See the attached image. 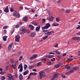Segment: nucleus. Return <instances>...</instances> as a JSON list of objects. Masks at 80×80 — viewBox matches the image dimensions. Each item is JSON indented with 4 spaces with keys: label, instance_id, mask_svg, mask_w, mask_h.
I'll list each match as a JSON object with an SVG mask.
<instances>
[{
    "label": "nucleus",
    "instance_id": "18",
    "mask_svg": "<svg viewBox=\"0 0 80 80\" xmlns=\"http://www.w3.org/2000/svg\"><path fill=\"white\" fill-rule=\"evenodd\" d=\"M7 77H8L9 78H8V80H11V78H12V75H11V74H8L7 75Z\"/></svg>",
    "mask_w": 80,
    "mask_h": 80
},
{
    "label": "nucleus",
    "instance_id": "9",
    "mask_svg": "<svg viewBox=\"0 0 80 80\" xmlns=\"http://www.w3.org/2000/svg\"><path fill=\"white\" fill-rule=\"evenodd\" d=\"M45 73L43 71H41L39 72V74L40 75H42L43 77H45Z\"/></svg>",
    "mask_w": 80,
    "mask_h": 80
},
{
    "label": "nucleus",
    "instance_id": "44",
    "mask_svg": "<svg viewBox=\"0 0 80 80\" xmlns=\"http://www.w3.org/2000/svg\"><path fill=\"white\" fill-rule=\"evenodd\" d=\"M73 70H72L71 71H70L69 72V74H70L71 73H73Z\"/></svg>",
    "mask_w": 80,
    "mask_h": 80
},
{
    "label": "nucleus",
    "instance_id": "20",
    "mask_svg": "<svg viewBox=\"0 0 80 80\" xmlns=\"http://www.w3.org/2000/svg\"><path fill=\"white\" fill-rule=\"evenodd\" d=\"M19 79L20 80H23V76L22 74H20L19 77Z\"/></svg>",
    "mask_w": 80,
    "mask_h": 80
},
{
    "label": "nucleus",
    "instance_id": "17",
    "mask_svg": "<svg viewBox=\"0 0 80 80\" xmlns=\"http://www.w3.org/2000/svg\"><path fill=\"white\" fill-rule=\"evenodd\" d=\"M10 67H11V66L10 65H8L6 66L5 68V71H7Z\"/></svg>",
    "mask_w": 80,
    "mask_h": 80
},
{
    "label": "nucleus",
    "instance_id": "64",
    "mask_svg": "<svg viewBox=\"0 0 80 80\" xmlns=\"http://www.w3.org/2000/svg\"><path fill=\"white\" fill-rule=\"evenodd\" d=\"M32 71H33V72H37V70H36V69H32Z\"/></svg>",
    "mask_w": 80,
    "mask_h": 80
},
{
    "label": "nucleus",
    "instance_id": "4",
    "mask_svg": "<svg viewBox=\"0 0 80 80\" xmlns=\"http://www.w3.org/2000/svg\"><path fill=\"white\" fill-rule=\"evenodd\" d=\"M20 39V36L19 35H16L15 36V41L17 42H19Z\"/></svg>",
    "mask_w": 80,
    "mask_h": 80
},
{
    "label": "nucleus",
    "instance_id": "30",
    "mask_svg": "<svg viewBox=\"0 0 80 80\" xmlns=\"http://www.w3.org/2000/svg\"><path fill=\"white\" fill-rule=\"evenodd\" d=\"M42 65V62H38L37 65V67H40V66L41 65Z\"/></svg>",
    "mask_w": 80,
    "mask_h": 80
},
{
    "label": "nucleus",
    "instance_id": "10",
    "mask_svg": "<svg viewBox=\"0 0 80 80\" xmlns=\"http://www.w3.org/2000/svg\"><path fill=\"white\" fill-rule=\"evenodd\" d=\"M28 27L30 28V30H33L34 29V26H33L32 25L30 24L28 25Z\"/></svg>",
    "mask_w": 80,
    "mask_h": 80
},
{
    "label": "nucleus",
    "instance_id": "6",
    "mask_svg": "<svg viewBox=\"0 0 80 80\" xmlns=\"http://www.w3.org/2000/svg\"><path fill=\"white\" fill-rule=\"evenodd\" d=\"M72 40H80V37H74L72 39Z\"/></svg>",
    "mask_w": 80,
    "mask_h": 80
},
{
    "label": "nucleus",
    "instance_id": "33",
    "mask_svg": "<svg viewBox=\"0 0 80 80\" xmlns=\"http://www.w3.org/2000/svg\"><path fill=\"white\" fill-rule=\"evenodd\" d=\"M21 53H22V52H21V51L18 52L17 54V56H18V57H19V56H20V55Z\"/></svg>",
    "mask_w": 80,
    "mask_h": 80
},
{
    "label": "nucleus",
    "instance_id": "26",
    "mask_svg": "<svg viewBox=\"0 0 80 80\" xmlns=\"http://www.w3.org/2000/svg\"><path fill=\"white\" fill-rule=\"evenodd\" d=\"M22 19L23 20H28V17L27 16L24 17H23Z\"/></svg>",
    "mask_w": 80,
    "mask_h": 80
},
{
    "label": "nucleus",
    "instance_id": "52",
    "mask_svg": "<svg viewBox=\"0 0 80 80\" xmlns=\"http://www.w3.org/2000/svg\"><path fill=\"white\" fill-rule=\"evenodd\" d=\"M4 34H6L7 33V30H4Z\"/></svg>",
    "mask_w": 80,
    "mask_h": 80
},
{
    "label": "nucleus",
    "instance_id": "42",
    "mask_svg": "<svg viewBox=\"0 0 80 80\" xmlns=\"http://www.w3.org/2000/svg\"><path fill=\"white\" fill-rule=\"evenodd\" d=\"M51 19H52V18L49 17H48L47 18V20H52Z\"/></svg>",
    "mask_w": 80,
    "mask_h": 80
},
{
    "label": "nucleus",
    "instance_id": "62",
    "mask_svg": "<svg viewBox=\"0 0 80 80\" xmlns=\"http://www.w3.org/2000/svg\"><path fill=\"white\" fill-rule=\"evenodd\" d=\"M77 35H80V32H78L77 34Z\"/></svg>",
    "mask_w": 80,
    "mask_h": 80
},
{
    "label": "nucleus",
    "instance_id": "34",
    "mask_svg": "<svg viewBox=\"0 0 80 80\" xmlns=\"http://www.w3.org/2000/svg\"><path fill=\"white\" fill-rule=\"evenodd\" d=\"M42 32L44 33H46V32H49V30H42Z\"/></svg>",
    "mask_w": 80,
    "mask_h": 80
},
{
    "label": "nucleus",
    "instance_id": "1",
    "mask_svg": "<svg viewBox=\"0 0 80 80\" xmlns=\"http://www.w3.org/2000/svg\"><path fill=\"white\" fill-rule=\"evenodd\" d=\"M13 16L16 18H20V14L17 12H14L13 14Z\"/></svg>",
    "mask_w": 80,
    "mask_h": 80
},
{
    "label": "nucleus",
    "instance_id": "19",
    "mask_svg": "<svg viewBox=\"0 0 80 80\" xmlns=\"http://www.w3.org/2000/svg\"><path fill=\"white\" fill-rule=\"evenodd\" d=\"M28 72H29V71L28 70H26L23 73V75L25 76L26 75H27L28 73Z\"/></svg>",
    "mask_w": 80,
    "mask_h": 80
},
{
    "label": "nucleus",
    "instance_id": "53",
    "mask_svg": "<svg viewBox=\"0 0 80 80\" xmlns=\"http://www.w3.org/2000/svg\"><path fill=\"white\" fill-rule=\"evenodd\" d=\"M54 57L53 55H50V58H53Z\"/></svg>",
    "mask_w": 80,
    "mask_h": 80
},
{
    "label": "nucleus",
    "instance_id": "54",
    "mask_svg": "<svg viewBox=\"0 0 80 80\" xmlns=\"http://www.w3.org/2000/svg\"><path fill=\"white\" fill-rule=\"evenodd\" d=\"M20 10H23V6H20Z\"/></svg>",
    "mask_w": 80,
    "mask_h": 80
},
{
    "label": "nucleus",
    "instance_id": "50",
    "mask_svg": "<svg viewBox=\"0 0 80 80\" xmlns=\"http://www.w3.org/2000/svg\"><path fill=\"white\" fill-rule=\"evenodd\" d=\"M10 10L11 12H13V9H12V8H11L10 9Z\"/></svg>",
    "mask_w": 80,
    "mask_h": 80
},
{
    "label": "nucleus",
    "instance_id": "13",
    "mask_svg": "<svg viewBox=\"0 0 80 80\" xmlns=\"http://www.w3.org/2000/svg\"><path fill=\"white\" fill-rule=\"evenodd\" d=\"M40 29V25H39L36 28L35 30L36 32H39Z\"/></svg>",
    "mask_w": 80,
    "mask_h": 80
},
{
    "label": "nucleus",
    "instance_id": "51",
    "mask_svg": "<svg viewBox=\"0 0 80 80\" xmlns=\"http://www.w3.org/2000/svg\"><path fill=\"white\" fill-rule=\"evenodd\" d=\"M65 75H69V74H70V73H69V72H66V73H65Z\"/></svg>",
    "mask_w": 80,
    "mask_h": 80
},
{
    "label": "nucleus",
    "instance_id": "49",
    "mask_svg": "<svg viewBox=\"0 0 80 80\" xmlns=\"http://www.w3.org/2000/svg\"><path fill=\"white\" fill-rule=\"evenodd\" d=\"M56 20H60V18H56Z\"/></svg>",
    "mask_w": 80,
    "mask_h": 80
},
{
    "label": "nucleus",
    "instance_id": "7",
    "mask_svg": "<svg viewBox=\"0 0 80 80\" xmlns=\"http://www.w3.org/2000/svg\"><path fill=\"white\" fill-rule=\"evenodd\" d=\"M37 57V55L36 54H34L29 59L30 60H33V59H34V58H36Z\"/></svg>",
    "mask_w": 80,
    "mask_h": 80
},
{
    "label": "nucleus",
    "instance_id": "14",
    "mask_svg": "<svg viewBox=\"0 0 80 80\" xmlns=\"http://www.w3.org/2000/svg\"><path fill=\"white\" fill-rule=\"evenodd\" d=\"M23 27H21L20 30V31H22L23 32H27V30L25 29H23Z\"/></svg>",
    "mask_w": 80,
    "mask_h": 80
},
{
    "label": "nucleus",
    "instance_id": "60",
    "mask_svg": "<svg viewBox=\"0 0 80 80\" xmlns=\"http://www.w3.org/2000/svg\"><path fill=\"white\" fill-rule=\"evenodd\" d=\"M42 76H43L42 75H40L39 76V77L40 78V79H42Z\"/></svg>",
    "mask_w": 80,
    "mask_h": 80
},
{
    "label": "nucleus",
    "instance_id": "5",
    "mask_svg": "<svg viewBox=\"0 0 80 80\" xmlns=\"http://www.w3.org/2000/svg\"><path fill=\"white\" fill-rule=\"evenodd\" d=\"M54 33V31H50V32H47L45 33L44 34L46 35H48V36H49L50 35H51V34H52V33Z\"/></svg>",
    "mask_w": 80,
    "mask_h": 80
},
{
    "label": "nucleus",
    "instance_id": "24",
    "mask_svg": "<svg viewBox=\"0 0 80 80\" xmlns=\"http://www.w3.org/2000/svg\"><path fill=\"white\" fill-rule=\"evenodd\" d=\"M65 67L68 70L71 68V67H70V66H69V65H66L65 66Z\"/></svg>",
    "mask_w": 80,
    "mask_h": 80
},
{
    "label": "nucleus",
    "instance_id": "23",
    "mask_svg": "<svg viewBox=\"0 0 80 80\" xmlns=\"http://www.w3.org/2000/svg\"><path fill=\"white\" fill-rule=\"evenodd\" d=\"M8 38V36H5L3 37V40L4 41H7V38Z\"/></svg>",
    "mask_w": 80,
    "mask_h": 80
},
{
    "label": "nucleus",
    "instance_id": "31",
    "mask_svg": "<svg viewBox=\"0 0 80 80\" xmlns=\"http://www.w3.org/2000/svg\"><path fill=\"white\" fill-rule=\"evenodd\" d=\"M28 68L29 69H32V68H34V66L30 65L29 66Z\"/></svg>",
    "mask_w": 80,
    "mask_h": 80
},
{
    "label": "nucleus",
    "instance_id": "59",
    "mask_svg": "<svg viewBox=\"0 0 80 80\" xmlns=\"http://www.w3.org/2000/svg\"><path fill=\"white\" fill-rule=\"evenodd\" d=\"M54 47H58V44H56V45L54 46Z\"/></svg>",
    "mask_w": 80,
    "mask_h": 80
},
{
    "label": "nucleus",
    "instance_id": "63",
    "mask_svg": "<svg viewBox=\"0 0 80 80\" xmlns=\"http://www.w3.org/2000/svg\"><path fill=\"white\" fill-rule=\"evenodd\" d=\"M55 80V78L54 77H52V79L51 80Z\"/></svg>",
    "mask_w": 80,
    "mask_h": 80
},
{
    "label": "nucleus",
    "instance_id": "41",
    "mask_svg": "<svg viewBox=\"0 0 80 80\" xmlns=\"http://www.w3.org/2000/svg\"><path fill=\"white\" fill-rule=\"evenodd\" d=\"M20 27V25L19 24H17L15 26V28H18V27Z\"/></svg>",
    "mask_w": 80,
    "mask_h": 80
},
{
    "label": "nucleus",
    "instance_id": "61",
    "mask_svg": "<svg viewBox=\"0 0 80 80\" xmlns=\"http://www.w3.org/2000/svg\"><path fill=\"white\" fill-rule=\"evenodd\" d=\"M56 53H57V54H59L60 53V52L58 51V52H56Z\"/></svg>",
    "mask_w": 80,
    "mask_h": 80
},
{
    "label": "nucleus",
    "instance_id": "47",
    "mask_svg": "<svg viewBox=\"0 0 80 80\" xmlns=\"http://www.w3.org/2000/svg\"><path fill=\"white\" fill-rule=\"evenodd\" d=\"M31 12H35V10L34 9H31Z\"/></svg>",
    "mask_w": 80,
    "mask_h": 80
},
{
    "label": "nucleus",
    "instance_id": "36",
    "mask_svg": "<svg viewBox=\"0 0 80 80\" xmlns=\"http://www.w3.org/2000/svg\"><path fill=\"white\" fill-rule=\"evenodd\" d=\"M8 28V26H5L3 27V29H7Z\"/></svg>",
    "mask_w": 80,
    "mask_h": 80
},
{
    "label": "nucleus",
    "instance_id": "28",
    "mask_svg": "<svg viewBox=\"0 0 80 80\" xmlns=\"http://www.w3.org/2000/svg\"><path fill=\"white\" fill-rule=\"evenodd\" d=\"M48 37V36L46 35L45 36V37H43L42 38V40H46L47 38Z\"/></svg>",
    "mask_w": 80,
    "mask_h": 80
},
{
    "label": "nucleus",
    "instance_id": "3",
    "mask_svg": "<svg viewBox=\"0 0 80 80\" xmlns=\"http://www.w3.org/2000/svg\"><path fill=\"white\" fill-rule=\"evenodd\" d=\"M18 69H20V72H22L23 71V66H22V64H21L19 65L18 67Z\"/></svg>",
    "mask_w": 80,
    "mask_h": 80
},
{
    "label": "nucleus",
    "instance_id": "29",
    "mask_svg": "<svg viewBox=\"0 0 80 80\" xmlns=\"http://www.w3.org/2000/svg\"><path fill=\"white\" fill-rule=\"evenodd\" d=\"M12 68L13 69H15L16 68V65L15 64H12Z\"/></svg>",
    "mask_w": 80,
    "mask_h": 80
},
{
    "label": "nucleus",
    "instance_id": "37",
    "mask_svg": "<svg viewBox=\"0 0 80 80\" xmlns=\"http://www.w3.org/2000/svg\"><path fill=\"white\" fill-rule=\"evenodd\" d=\"M15 78V75L12 76V77L11 78V80H14Z\"/></svg>",
    "mask_w": 80,
    "mask_h": 80
},
{
    "label": "nucleus",
    "instance_id": "35",
    "mask_svg": "<svg viewBox=\"0 0 80 80\" xmlns=\"http://www.w3.org/2000/svg\"><path fill=\"white\" fill-rule=\"evenodd\" d=\"M66 13H69L70 12V10L69 9H67L66 11Z\"/></svg>",
    "mask_w": 80,
    "mask_h": 80
},
{
    "label": "nucleus",
    "instance_id": "12",
    "mask_svg": "<svg viewBox=\"0 0 80 80\" xmlns=\"http://www.w3.org/2000/svg\"><path fill=\"white\" fill-rule=\"evenodd\" d=\"M59 73H55L54 74V75L53 76V77H54V78H57V77L58 76H59Z\"/></svg>",
    "mask_w": 80,
    "mask_h": 80
},
{
    "label": "nucleus",
    "instance_id": "38",
    "mask_svg": "<svg viewBox=\"0 0 80 80\" xmlns=\"http://www.w3.org/2000/svg\"><path fill=\"white\" fill-rule=\"evenodd\" d=\"M22 58H23V56H21L19 58V60H22Z\"/></svg>",
    "mask_w": 80,
    "mask_h": 80
},
{
    "label": "nucleus",
    "instance_id": "25",
    "mask_svg": "<svg viewBox=\"0 0 80 80\" xmlns=\"http://www.w3.org/2000/svg\"><path fill=\"white\" fill-rule=\"evenodd\" d=\"M31 75H37V72H31L30 73Z\"/></svg>",
    "mask_w": 80,
    "mask_h": 80
},
{
    "label": "nucleus",
    "instance_id": "22",
    "mask_svg": "<svg viewBox=\"0 0 80 80\" xmlns=\"http://www.w3.org/2000/svg\"><path fill=\"white\" fill-rule=\"evenodd\" d=\"M61 65V63H59L58 64L54 66V67L55 68H59V67Z\"/></svg>",
    "mask_w": 80,
    "mask_h": 80
},
{
    "label": "nucleus",
    "instance_id": "32",
    "mask_svg": "<svg viewBox=\"0 0 80 80\" xmlns=\"http://www.w3.org/2000/svg\"><path fill=\"white\" fill-rule=\"evenodd\" d=\"M24 70H26V69H27V68H28V66H27V65L26 64H25L24 65Z\"/></svg>",
    "mask_w": 80,
    "mask_h": 80
},
{
    "label": "nucleus",
    "instance_id": "43",
    "mask_svg": "<svg viewBox=\"0 0 80 80\" xmlns=\"http://www.w3.org/2000/svg\"><path fill=\"white\" fill-rule=\"evenodd\" d=\"M73 59L72 58H69L68 59V61H72V60H73Z\"/></svg>",
    "mask_w": 80,
    "mask_h": 80
},
{
    "label": "nucleus",
    "instance_id": "46",
    "mask_svg": "<svg viewBox=\"0 0 80 80\" xmlns=\"http://www.w3.org/2000/svg\"><path fill=\"white\" fill-rule=\"evenodd\" d=\"M4 73H4V72H0V74L1 75H3Z\"/></svg>",
    "mask_w": 80,
    "mask_h": 80
},
{
    "label": "nucleus",
    "instance_id": "15",
    "mask_svg": "<svg viewBox=\"0 0 80 80\" xmlns=\"http://www.w3.org/2000/svg\"><path fill=\"white\" fill-rule=\"evenodd\" d=\"M4 12L6 13H8V12H9V10H8V6H7L6 8L5 9Z\"/></svg>",
    "mask_w": 80,
    "mask_h": 80
},
{
    "label": "nucleus",
    "instance_id": "16",
    "mask_svg": "<svg viewBox=\"0 0 80 80\" xmlns=\"http://www.w3.org/2000/svg\"><path fill=\"white\" fill-rule=\"evenodd\" d=\"M36 35V33L35 32H32L30 34V37H33Z\"/></svg>",
    "mask_w": 80,
    "mask_h": 80
},
{
    "label": "nucleus",
    "instance_id": "40",
    "mask_svg": "<svg viewBox=\"0 0 80 80\" xmlns=\"http://www.w3.org/2000/svg\"><path fill=\"white\" fill-rule=\"evenodd\" d=\"M61 76L62 77V78H65V76L62 74H61Z\"/></svg>",
    "mask_w": 80,
    "mask_h": 80
},
{
    "label": "nucleus",
    "instance_id": "11",
    "mask_svg": "<svg viewBox=\"0 0 80 80\" xmlns=\"http://www.w3.org/2000/svg\"><path fill=\"white\" fill-rule=\"evenodd\" d=\"M79 69V68L78 67H74L72 68L71 69L72 70H78Z\"/></svg>",
    "mask_w": 80,
    "mask_h": 80
},
{
    "label": "nucleus",
    "instance_id": "21",
    "mask_svg": "<svg viewBox=\"0 0 80 80\" xmlns=\"http://www.w3.org/2000/svg\"><path fill=\"white\" fill-rule=\"evenodd\" d=\"M52 27L55 26L56 27L57 26H58L59 24L58 23H53L52 24Z\"/></svg>",
    "mask_w": 80,
    "mask_h": 80
},
{
    "label": "nucleus",
    "instance_id": "58",
    "mask_svg": "<svg viewBox=\"0 0 80 80\" xmlns=\"http://www.w3.org/2000/svg\"><path fill=\"white\" fill-rule=\"evenodd\" d=\"M47 65H51V62H48L47 63Z\"/></svg>",
    "mask_w": 80,
    "mask_h": 80
},
{
    "label": "nucleus",
    "instance_id": "2",
    "mask_svg": "<svg viewBox=\"0 0 80 80\" xmlns=\"http://www.w3.org/2000/svg\"><path fill=\"white\" fill-rule=\"evenodd\" d=\"M51 26L50 24V23H47L45 26L44 27H43L42 28V29H48V28H49Z\"/></svg>",
    "mask_w": 80,
    "mask_h": 80
},
{
    "label": "nucleus",
    "instance_id": "56",
    "mask_svg": "<svg viewBox=\"0 0 80 80\" xmlns=\"http://www.w3.org/2000/svg\"><path fill=\"white\" fill-rule=\"evenodd\" d=\"M10 62H11V63H13L14 62V61L12 60H10Z\"/></svg>",
    "mask_w": 80,
    "mask_h": 80
},
{
    "label": "nucleus",
    "instance_id": "48",
    "mask_svg": "<svg viewBox=\"0 0 80 80\" xmlns=\"http://www.w3.org/2000/svg\"><path fill=\"white\" fill-rule=\"evenodd\" d=\"M14 31H15V29H13L12 31L11 32V33L12 34L13 33V32H14Z\"/></svg>",
    "mask_w": 80,
    "mask_h": 80
},
{
    "label": "nucleus",
    "instance_id": "57",
    "mask_svg": "<svg viewBox=\"0 0 80 80\" xmlns=\"http://www.w3.org/2000/svg\"><path fill=\"white\" fill-rule=\"evenodd\" d=\"M46 58H50V55H48L46 56Z\"/></svg>",
    "mask_w": 80,
    "mask_h": 80
},
{
    "label": "nucleus",
    "instance_id": "55",
    "mask_svg": "<svg viewBox=\"0 0 80 80\" xmlns=\"http://www.w3.org/2000/svg\"><path fill=\"white\" fill-rule=\"evenodd\" d=\"M61 0H58V3H60Z\"/></svg>",
    "mask_w": 80,
    "mask_h": 80
},
{
    "label": "nucleus",
    "instance_id": "8",
    "mask_svg": "<svg viewBox=\"0 0 80 80\" xmlns=\"http://www.w3.org/2000/svg\"><path fill=\"white\" fill-rule=\"evenodd\" d=\"M13 43L11 42L10 44H9L8 47V50H10L12 49V46H13Z\"/></svg>",
    "mask_w": 80,
    "mask_h": 80
},
{
    "label": "nucleus",
    "instance_id": "45",
    "mask_svg": "<svg viewBox=\"0 0 80 80\" xmlns=\"http://www.w3.org/2000/svg\"><path fill=\"white\" fill-rule=\"evenodd\" d=\"M42 60H44V61H46V60H47V59H46V58H42L41 59Z\"/></svg>",
    "mask_w": 80,
    "mask_h": 80
},
{
    "label": "nucleus",
    "instance_id": "39",
    "mask_svg": "<svg viewBox=\"0 0 80 80\" xmlns=\"http://www.w3.org/2000/svg\"><path fill=\"white\" fill-rule=\"evenodd\" d=\"M1 80H3L5 79V76H2L1 78Z\"/></svg>",
    "mask_w": 80,
    "mask_h": 80
},
{
    "label": "nucleus",
    "instance_id": "27",
    "mask_svg": "<svg viewBox=\"0 0 80 80\" xmlns=\"http://www.w3.org/2000/svg\"><path fill=\"white\" fill-rule=\"evenodd\" d=\"M32 24L33 25H35V26H38V23L37 22H32Z\"/></svg>",
    "mask_w": 80,
    "mask_h": 80
}]
</instances>
